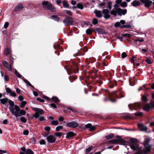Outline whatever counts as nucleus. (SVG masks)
<instances>
[{
	"instance_id": "nucleus-9",
	"label": "nucleus",
	"mask_w": 154,
	"mask_h": 154,
	"mask_svg": "<svg viewBox=\"0 0 154 154\" xmlns=\"http://www.w3.org/2000/svg\"><path fill=\"white\" fill-rule=\"evenodd\" d=\"M102 13L104 14V17L105 19H108L110 17L109 10L107 9H103Z\"/></svg>"
},
{
	"instance_id": "nucleus-49",
	"label": "nucleus",
	"mask_w": 154,
	"mask_h": 154,
	"mask_svg": "<svg viewBox=\"0 0 154 154\" xmlns=\"http://www.w3.org/2000/svg\"><path fill=\"white\" fill-rule=\"evenodd\" d=\"M10 52V49L8 48H7L5 53V54L7 56L9 53Z\"/></svg>"
},
{
	"instance_id": "nucleus-21",
	"label": "nucleus",
	"mask_w": 154,
	"mask_h": 154,
	"mask_svg": "<svg viewBox=\"0 0 154 154\" xmlns=\"http://www.w3.org/2000/svg\"><path fill=\"white\" fill-rule=\"evenodd\" d=\"M51 101L54 102L56 103H58L60 102V100L56 97H53L51 99Z\"/></svg>"
},
{
	"instance_id": "nucleus-31",
	"label": "nucleus",
	"mask_w": 154,
	"mask_h": 154,
	"mask_svg": "<svg viewBox=\"0 0 154 154\" xmlns=\"http://www.w3.org/2000/svg\"><path fill=\"white\" fill-rule=\"evenodd\" d=\"M27 102L26 101H22L21 103V105L20 106V107L23 108L25 106Z\"/></svg>"
},
{
	"instance_id": "nucleus-53",
	"label": "nucleus",
	"mask_w": 154,
	"mask_h": 154,
	"mask_svg": "<svg viewBox=\"0 0 154 154\" xmlns=\"http://www.w3.org/2000/svg\"><path fill=\"white\" fill-rule=\"evenodd\" d=\"M92 146H90L88 148H87L86 150V152H90L92 149Z\"/></svg>"
},
{
	"instance_id": "nucleus-2",
	"label": "nucleus",
	"mask_w": 154,
	"mask_h": 154,
	"mask_svg": "<svg viewBox=\"0 0 154 154\" xmlns=\"http://www.w3.org/2000/svg\"><path fill=\"white\" fill-rule=\"evenodd\" d=\"M42 7L45 9L48 10L53 12L56 11V8L52 5L48 1H44L42 2Z\"/></svg>"
},
{
	"instance_id": "nucleus-48",
	"label": "nucleus",
	"mask_w": 154,
	"mask_h": 154,
	"mask_svg": "<svg viewBox=\"0 0 154 154\" xmlns=\"http://www.w3.org/2000/svg\"><path fill=\"white\" fill-rule=\"evenodd\" d=\"M120 5L123 7H125L126 6L127 4L125 2H123L121 3Z\"/></svg>"
},
{
	"instance_id": "nucleus-3",
	"label": "nucleus",
	"mask_w": 154,
	"mask_h": 154,
	"mask_svg": "<svg viewBox=\"0 0 154 154\" xmlns=\"http://www.w3.org/2000/svg\"><path fill=\"white\" fill-rule=\"evenodd\" d=\"M9 103L10 104L9 106V110L12 114L15 116L14 112L17 114L20 111V108L17 105L14 106V102L11 100L8 101Z\"/></svg>"
},
{
	"instance_id": "nucleus-59",
	"label": "nucleus",
	"mask_w": 154,
	"mask_h": 154,
	"mask_svg": "<svg viewBox=\"0 0 154 154\" xmlns=\"http://www.w3.org/2000/svg\"><path fill=\"white\" fill-rule=\"evenodd\" d=\"M135 42H143L144 41V39L143 38L140 39V38H138L135 40Z\"/></svg>"
},
{
	"instance_id": "nucleus-6",
	"label": "nucleus",
	"mask_w": 154,
	"mask_h": 154,
	"mask_svg": "<svg viewBox=\"0 0 154 154\" xmlns=\"http://www.w3.org/2000/svg\"><path fill=\"white\" fill-rule=\"evenodd\" d=\"M63 23L65 25H71L74 23V20L72 18L67 17L65 18Z\"/></svg>"
},
{
	"instance_id": "nucleus-58",
	"label": "nucleus",
	"mask_w": 154,
	"mask_h": 154,
	"mask_svg": "<svg viewBox=\"0 0 154 154\" xmlns=\"http://www.w3.org/2000/svg\"><path fill=\"white\" fill-rule=\"evenodd\" d=\"M121 56L122 58H125L126 56V53L125 52L122 53V54Z\"/></svg>"
},
{
	"instance_id": "nucleus-8",
	"label": "nucleus",
	"mask_w": 154,
	"mask_h": 154,
	"mask_svg": "<svg viewBox=\"0 0 154 154\" xmlns=\"http://www.w3.org/2000/svg\"><path fill=\"white\" fill-rule=\"evenodd\" d=\"M46 139L48 142L50 143H54L56 140V138L55 137L51 135L48 136Z\"/></svg>"
},
{
	"instance_id": "nucleus-56",
	"label": "nucleus",
	"mask_w": 154,
	"mask_h": 154,
	"mask_svg": "<svg viewBox=\"0 0 154 154\" xmlns=\"http://www.w3.org/2000/svg\"><path fill=\"white\" fill-rule=\"evenodd\" d=\"M38 118V119L40 121H43L45 120L43 116L39 117Z\"/></svg>"
},
{
	"instance_id": "nucleus-7",
	"label": "nucleus",
	"mask_w": 154,
	"mask_h": 154,
	"mask_svg": "<svg viewBox=\"0 0 154 154\" xmlns=\"http://www.w3.org/2000/svg\"><path fill=\"white\" fill-rule=\"evenodd\" d=\"M66 126L71 128H75L79 126V124L74 121L71 122H67Z\"/></svg>"
},
{
	"instance_id": "nucleus-41",
	"label": "nucleus",
	"mask_w": 154,
	"mask_h": 154,
	"mask_svg": "<svg viewBox=\"0 0 154 154\" xmlns=\"http://www.w3.org/2000/svg\"><path fill=\"white\" fill-rule=\"evenodd\" d=\"M30 142L33 144H35L36 142V140L34 137H33L30 139Z\"/></svg>"
},
{
	"instance_id": "nucleus-60",
	"label": "nucleus",
	"mask_w": 154,
	"mask_h": 154,
	"mask_svg": "<svg viewBox=\"0 0 154 154\" xmlns=\"http://www.w3.org/2000/svg\"><path fill=\"white\" fill-rule=\"evenodd\" d=\"M9 23L8 22H5L4 25V27L6 29L8 26Z\"/></svg>"
},
{
	"instance_id": "nucleus-17",
	"label": "nucleus",
	"mask_w": 154,
	"mask_h": 154,
	"mask_svg": "<svg viewBox=\"0 0 154 154\" xmlns=\"http://www.w3.org/2000/svg\"><path fill=\"white\" fill-rule=\"evenodd\" d=\"M138 126L140 130L141 131H147V127L144 126L143 124H139L138 125Z\"/></svg>"
},
{
	"instance_id": "nucleus-26",
	"label": "nucleus",
	"mask_w": 154,
	"mask_h": 154,
	"mask_svg": "<svg viewBox=\"0 0 154 154\" xmlns=\"http://www.w3.org/2000/svg\"><path fill=\"white\" fill-rule=\"evenodd\" d=\"M51 18L57 22H59L60 20V19L59 17L53 15L51 16Z\"/></svg>"
},
{
	"instance_id": "nucleus-45",
	"label": "nucleus",
	"mask_w": 154,
	"mask_h": 154,
	"mask_svg": "<svg viewBox=\"0 0 154 154\" xmlns=\"http://www.w3.org/2000/svg\"><path fill=\"white\" fill-rule=\"evenodd\" d=\"M90 127H91V124L89 123L86 125H85V129H89Z\"/></svg>"
},
{
	"instance_id": "nucleus-20",
	"label": "nucleus",
	"mask_w": 154,
	"mask_h": 154,
	"mask_svg": "<svg viewBox=\"0 0 154 154\" xmlns=\"http://www.w3.org/2000/svg\"><path fill=\"white\" fill-rule=\"evenodd\" d=\"M131 5L134 7H137L140 5V3L139 1L135 0L131 3Z\"/></svg>"
},
{
	"instance_id": "nucleus-47",
	"label": "nucleus",
	"mask_w": 154,
	"mask_h": 154,
	"mask_svg": "<svg viewBox=\"0 0 154 154\" xmlns=\"http://www.w3.org/2000/svg\"><path fill=\"white\" fill-rule=\"evenodd\" d=\"M135 115L136 116H141L143 115V113L142 112H137L135 113Z\"/></svg>"
},
{
	"instance_id": "nucleus-30",
	"label": "nucleus",
	"mask_w": 154,
	"mask_h": 154,
	"mask_svg": "<svg viewBox=\"0 0 154 154\" xmlns=\"http://www.w3.org/2000/svg\"><path fill=\"white\" fill-rule=\"evenodd\" d=\"M66 109L68 110L69 111L68 112H75V110L72 107L70 106H68L66 107Z\"/></svg>"
},
{
	"instance_id": "nucleus-4",
	"label": "nucleus",
	"mask_w": 154,
	"mask_h": 154,
	"mask_svg": "<svg viewBox=\"0 0 154 154\" xmlns=\"http://www.w3.org/2000/svg\"><path fill=\"white\" fill-rule=\"evenodd\" d=\"M32 108L35 112L33 115V116L35 118H38L39 115H42L44 113V111L42 109L35 107H32Z\"/></svg>"
},
{
	"instance_id": "nucleus-62",
	"label": "nucleus",
	"mask_w": 154,
	"mask_h": 154,
	"mask_svg": "<svg viewBox=\"0 0 154 154\" xmlns=\"http://www.w3.org/2000/svg\"><path fill=\"white\" fill-rule=\"evenodd\" d=\"M142 100L144 102L147 101V99L146 97L145 96H143L142 97Z\"/></svg>"
},
{
	"instance_id": "nucleus-37",
	"label": "nucleus",
	"mask_w": 154,
	"mask_h": 154,
	"mask_svg": "<svg viewBox=\"0 0 154 154\" xmlns=\"http://www.w3.org/2000/svg\"><path fill=\"white\" fill-rule=\"evenodd\" d=\"M77 8L82 9L83 8V5L81 4H78L77 5Z\"/></svg>"
},
{
	"instance_id": "nucleus-55",
	"label": "nucleus",
	"mask_w": 154,
	"mask_h": 154,
	"mask_svg": "<svg viewBox=\"0 0 154 154\" xmlns=\"http://www.w3.org/2000/svg\"><path fill=\"white\" fill-rule=\"evenodd\" d=\"M45 130L47 131H49L51 129V128L49 126H46L45 127Z\"/></svg>"
},
{
	"instance_id": "nucleus-39",
	"label": "nucleus",
	"mask_w": 154,
	"mask_h": 154,
	"mask_svg": "<svg viewBox=\"0 0 154 154\" xmlns=\"http://www.w3.org/2000/svg\"><path fill=\"white\" fill-rule=\"evenodd\" d=\"M98 21L96 18H94L92 20V23L93 24L95 25L98 23Z\"/></svg>"
},
{
	"instance_id": "nucleus-23",
	"label": "nucleus",
	"mask_w": 154,
	"mask_h": 154,
	"mask_svg": "<svg viewBox=\"0 0 154 154\" xmlns=\"http://www.w3.org/2000/svg\"><path fill=\"white\" fill-rule=\"evenodd\" d=\"M14 72L18 78H21L22 79V78L23 77L16 69H14Z\"/></svg>"
},
{
	"instance_id": "nucleus-33",
	"label": "nucleus",
	"mask_w": 154,
	"mask_h": 154,
	"mask_svg": "<svg viewBox=\"0 0 154 154\" xmlns=\"http://www.w3.org/2000/svg\"><path fill=\"white\" fill-rule=\"evenodd\" d=\"M26 154H34L32 150L30 149H28L26 150Z\"/></svg>"
},
{
	"instance_id": "nucleus-15",
	"label": "nucleus",
	"mask_w": 154,
	"mask_h": 154,
	"mask_svg": "<svg viewBox=\"0 0 154 154\" xmlns=\"http://www.w3.org/2000/svg\"><path fill=\"white\" fill-rule=\"evenodd\" d=\"M26 113V112L23 110H20V111H18V113L17 114L14 112L15 116H16V117L21 116L22 115H25Z\"/></svg>"
},
{
	"instance_id": "nucleus-13",
	"label": "nucleus",
	"mask_w": 154,
	"mask_h": 154,
	"mask_svg": "<svg viewBox=\"0 0 154 154\" xmlns=\"http://www.w3.org/2000/svg\"><path fill=\"white\" fill-rule=\"evenodd\" d=\"M124 140L123 139H113L109 141V142L111 144L117 143L118 142L123 143Z\"/></svg>"
},
{
	"instance_id": "nucleus-36",
	"label": "nucleus",
	"mask_w": 154,
	"mask_h": 154,
	"mask_svg": "<svg viewBox=\"0 0 154 154\" xmlns=\"http://www.w3.org/2000/svg\"><path fill=\"white\" fill-rule=\"evenodd\" d=\"M20 120L22 122L24 123H26L27 121L26 119L23 117L20 118Z\"/></svg>"
},
{
	"instance_id": "nucleus-43",
	"label": "nucleus",
	"mask_w": 154,
	"mask_h": 154,
	"mask_svg": "<svg viewBox=\"0 0 154 154\" xmlns=\"http://www.w3.org/2000/svg\"><path fill=\"white\" fill-rule=\"evenodd\" d=\"M63 128V127L62 126H60V125L58 126L56 128V130L57 131H59L60 130V129H62Z\"/></svg>"
},
{
	"instance_id": "nucleus-50",
	"label": "nucleus",
	"mask_w": 154,
	"mask_h": 154,
	"mask_svg": "<svg viewBox=\"0 0 154 154\" xmlns=\"http://www.w3.org/2000/svg\"><path fill=\"white\" fill-rule=\"evenodd\" d=\"M90 127L89 128V131H92L94 130L95 129V128L94 126H92L91 125V127Z\"/></svg>"
},
{
	"instance_id": "nucleus-38",
	"label": "nucleus",
	"mask_w": 154,
	"mask_h": 154,
	"mask_svg": "<svg viewBox=\"0 0 154 154\" xmlns=\"http://www.w3.org/2000/svg\"><path fill=\"white\" fill-rule=\"evenodd\" d=\"M51 124L54 125H58V122L57 120H54L51 122Z\"/></svg>"
},
{
	"instance_id": "nucleus-54",
	"label": "nucleus",
	"mask_w": 154,
	"mask_h": 154,
	"mask_svg": "<svg viewBox=\"0 0 154 154\" xmlns=\"http://www.w3.org/2000/svg\"><path fill=\"white\" fill-rule=\"evenodd\" d=\"M120 25V23L119 22H117L116 23L114 24V26L115 27H119Z\"/></svg>"
},
{
	"instance_id": "nucleus-64",
	"label": "nucleus",
	"mask_w": 154,
	"mask_h": 154,
	"mask_svg": "<svg viewBox=\"0 0 154 154\" xmlns=\"http://www.w3.org/2000/svg\"><path fill=\"white\" fill-rule=\"evenodd\" d=\"M50 105L51 106H52V107H53L54 108H57L56 105L54 103H51L50 104Z\"/></svg>"
},
{
	"instance_id": "nucleus-42",
	"label": "nucleus",
	"mask_w": 154,
	"mask_h": 154,
	"mask_svg": "<svg viewBox=\"0 0 154 154\" xmlns=\"http://www.w3.org/2000/svg\"><path fill=\"white\" fill-rule=\"evenodd\" d=\"M5 89L6 92L8 94H10L12 91L9 88H6Z\"/></svg>"
},
{
	"instance_id": "nucleus-11",
	"label": "nucleus",
	"mask_w": 154,
	"mask_h": 154,
	"mask_svg": "<svg viewBox=\"0 0 154 154\" xmlns=\"http://www.w3.org/2000/svg\"><path fill=\"white\" fill-rule=\"evenodd\" d=\"M152 108L154 109V101L151 102L150 104H147L146 105L144 106L143 109L145 111H148Z\"/></svg>"
},
{
	"instance_id": "nucleus-61",
	"label": "nucleus",
	"mask_w": 154,
	"mask_h": 154,
	"mask_svg": "<svg viewBox=\"0 0 154 154\" xmlns=\"http://www.w3.org/2000/svg\"><path fill=\"white\" fill-rule=\"evenodd\" d=\"M146 61L149 64H150L152 63V62L151 60L148 59V58H147L146 60Z\"/></svg>"
},
{
	"instance_id": "nucleus-1",
	"label": "nucleus",
	"mask_w": 154,
	"mask_h": 154,
	"mask_svg": "<svg viewBox=\"0 0 154 154\" xmlns=\"http://www.w3.org/2000/svg\"><path fill=\"white\" fill-rule=\"evenodd\" d=\"M118 4L116 3L115 4L113 5L114 8L110 11V14L114 16H116L117 14L119 16L124 15L127 12L126 9L122 10L119 8Z\"/></svg>"
},
{
	"instance_id": "nucleus-22",
	"label": "nucleus",
	"mask_w": 154,
	"mask_h": 154,
	"mask_svg": "<svg viewBox=\"0 0 154 154\" xmlns=\"http://www.w3.org/2000/svg\"><path fill=\"white\" fill-rule=\"evenodd\" d=\"M22 79L23 80L24 82L26 83L29 86L33 88V86L30 84V83L26 79L24 78V77L22 78Z\"/></svg>"
},
{
	"instance_id": "nucleus-5",
	"label": "nucleus",
	"mask_w": 154,
	"mask_h": 154,
	"mask_svg": "<svg viewBox=\"0 0 154 154\" xmlns=\"http://www.w3.org/2000/svg\"><path fill=\"white\" fill-rule=\"evenodd\" d=\"M128 107L131 110H137L141 108L140 103H137L128 105Z\"/></svg>"
},
{
	"instance_id": "nucleus-12",
	"label": "nucleus",
	"mask_w": 154,
	"mask_h": 154,
	"mask_svg": "<svg viewBox=\"0 0 154 154\" xmlns=\"http://www.w3.org/2000/svg\"><path fill=\"white\" fill-rule=\"evenodd\" d=\"M3 63L4 66L8 70L10 71H12L13 67L11 65V64L10 63L9 65L8 63L6 61H3Z\"/></svg>"
},
{
	"instance_id": "nucleus-25",
	"label": "nucleus",
	"mask_w": 154,
	"mask_h": 154,
	"mask_svg": "<svg viewBox=\"0 0 154 154\" xmlns=\"http://www.w3.org/2000/svg\"><path fill=\"white\" fill-rule=\"evenodd\" d=\"M8 100L7 98H5L4 99H0V101L1 103L3 104H5L7 103L8 101Z\"/></svg>"
},
{
	"instance_id": "nucleus-63",
	"label": "nucleus",
	"mask_w": 154,
	"mask_h": 154,
	"mask_svg": "<svg viewBox=\"0 0 154 154\" xmlns=\"http://www.w3.org/2000/svg\"><path fill=\"white\" fill-rule=\"evenodd\" d=\"M116 2L117 4H121L122 2V0H116Z\"/></svg>"
},
{
	"instance_id": "nucleus-19",
	"label": "nucleus",
	"mask_w": 154,
	"mask_h": 154,
	"mask_svg": "<svg viewBox=\"0 0 154 154\" xmlns=\"http://www.w3.org/2000/svg\"><path fill=\"white\" fill-rule=\"evenodd\" d=\"M94 13L97 17L100 18L102 17V12L101 11L97 10H95L94 11Z\"/></svg>"
},
{
	"instance_id": "nucleus-51",
	"label": "nucleus",
	"mask_w": 154,
	"mask_h": 154,
	"mask_svg": "<svg viewBox=\"0 0 154 154\" xmlns=\"http://www.w3.org/2000/svg\"><path fill=\"white\" fill-rule=\"evenodd\" d=\"M10 95L13 97H15L16 96V94L14 92L11 91V93L10 94Z\"/></svg>"
},
{
	"instance_id": "nucleus-57",
	"label": "nucleus",
	"mask_w": 154,
	"mask_h": 154,
	"mask_svg": "<svg viewBox=\"0 0 154 154\" xmlns=\"http://www.w3.org/2000/svg\"><path fill=\"white\" fill-rule=\"evenodd\" d=\"M29 133V131L28 130H25L23 131V134L25 135H27Z\"/></svg>"
},
{
	"instance_id": "nucleus-14",
	"label": "nucleus",
	"mask_w": 154,
	"mask_h": 154,
	"mask_svg": "<svg viewBox=\"0 0 154 154\" xmlns=\"http://www.w3.org/2000/svg\"><path fill=\"white\" fill-rule=\"evenodd\" d=\"M24 8L23 4L20 3L15 7L14 11H19L22 10Z\"/></svg>"
},
{
	"instance_id": "nucleus-16",
	"label": "nucleus",
	"mask_w": 154,
	"mask_h": 154,
	"mask_svg": "<svg viewBox=\"0 0 154 154\" xmlns=\"http://www.w3.org/2000/svg\"><path fill=\"white\" fill-rule=\"evenodd\" d=\"M145 148L143 150V152L144 154H146L150 152L151 150V146H145Z\"/></svg>"
},
{
	"instance_id": "nucleus-46",
	"label": "nucleus",
	"mask_w": 154,
	"mask_h": 154,
	"mask_svg": "<svg viewBox=\"0 0 154 154\" xmlns=\"http://www.w3.org/2000/svg\"><path fill=\"white\" fill-rule=\"evenodd\" d=\"M40 145H45L46 143V142L44 140L42 139L39 142Z\"/></svg>"
},
{
	"instance_id": "nucleus-40",
	"label": "nucleus",
	"mask_w": 154,
	"mask_h": 154,
	"mask_svg": "<svg viewBox=\"0 0 154 154\" xmlns=\"http://www.w3.org/2000/svg\"><path fill=\"white\" fill-rule=\"evenodd\" d=\"M65 11L67 14L69 16H72V12L70 11L66 10Z\"/></svg>"
},
{
	"instance_id": "nucleus-34",
	"label": "nucleus",
	"mask_w": 154,
	"mask_h": 154,
	"mask_svg": "<svg viewBox=\"0 0 154 154\" xmlns=\"http://www.w3.org/2000/svg\"><path fill=\"white\" fill-rule=\"evenodd\" d=\"M112 2H109L107 3V8L109 10H110L112 8Z\"/></svg>"
},
{
	"instance_id": "nucleus-35",
	"label": "nucleus",
	"mask_w": 154,
	"mask_h": 154,
	"mask_svg": "<svg viewBox=\"0 0 154 154\" xmlns=\"http://www.w3.org/2000/svg\"><path fill=\"white\" fill-rule=\"evenodd\" d=\"M92 32V31L90 29H87L86 31V34L88 35L91 34Z\"/></svg>"
},
{
	"instance_id": "nucleus-28",
	"label": "nucleus",
	"mask_w": 154,
	"mask_h": 154,
	"mask_svg": "<svg viewBox=\"0 0 154 154\" xmlns=\"http://www.w3.org/2000/svg\"><path fill=\"white\" fill-rule=\"evenodd\" d=\"M10 63L11 64V65L12 66V67H13V64L14 63V58L12 56H11L10 57Z\"/></svg>"
},
{
	"instance_id": "nucleus-27",
	"label": "nucleus",
	"mask_w": 154,
	"mask_h": 154,
	"mask_svg": "<svg viewBox=\"0 0 154 154\" xmlns=\"http://www.w3.org/2000/svg\"><path fill=\"white\" fill-rule=\"evenodd\" d=\"M114 135L113 134L111 133L109 134L108 135L106 136L105 137V138L106 140H108L111 139L113 138Z\"/></svg>"
},
{
	"instance_id": "nucleus-44",
	"label": "nucleus",
	"mask_w": 154,
	"mask_h": 154,
	"mask_svg": "<svg viewBox=\"0 0 154 154\" xmlns=\"http://www.w3.org/2000/svg\"><path fill=\"white\" fill-rule=\"evenodd\" d=\"M55 135L58 137H60L62 135V133L61 132H56L55 133Z\"/></svg>"
},
{
	"instance_id": "nucleus-18",
	"label": "nucleus",
	"mask_w": 154,
	"mask_h": 154,
	"mask_svg": "<svg viewBox=\"0 0 154 154\" xmlns=\"http://www.w3.org/2000/svg\"><path fill=\"white\" fill-rule=\"evenodd\" d=\"M75 135V134L74 132L72 131H70L66 134V138H70Z\"/></svg>"
},
{
	"instance_id": "nucleus-52",
	"label": "nucleus",
	"mask_w": 154,
	"mask_h": 154,
	"mask_svg": "<svg viewBox=\"0 0 154 154\" xmlns=\"http://www.w3.org/2000/svg\"><path fill=\"white\" fill-rule=\"evenodd\" d=\"M4 79L6 81H8L9 80V79L8 76L7 75H5L4 76Z\"/></svg>"
},
{
	"instance_id": "nucleus-32",
	"label": "nucleus",
	"mask_w": 154,
	"mask_h": 154,
	"mask_svg": "<svg viewBox=\"0 0 154 154\" xmlns=\"http://www.w3.org/2000/svg\"><path fill=\"white\" fill-rule=\"evenodd\" d=\"M98 32L100 34H103L105 33V31L101 29L98 28L97 30Z\"/></svg>"
},
{
	"instance_id": "nucleus-10",
	"label": "nucleus",
	"mask_w": 154,
	"mask_h": 154,
	"mask_svg": "<svg viewBox=\"0 0 154 154\" xmlns=\"http://www.w3.org/2000/svg\"><path fill=\"white\" fill-rule=\"evenodd\" d=\"M142 3L144 4V6L147 8L149 7L152 4V2L149 0H140Z\"/></svg>"
},
{
	"instance_id": "nucleus-24",
	"label": "nucleus",
	"mask_w": 154,
	"mask_h": 154,
	"mask_svg": "<svg viewBox=\"0 0 154 154\" xmlns=\"http://www.w3.org/2000/svg\"><path fill=\"white\" fill-rule=\"evenodd\" d=\"M150 139L149 138H146L144 141L143 144L145 146H146L148 145L149 143V142Z\"/></svg>"
},
{
	"instance_id": "nucleus-29",
	"label": "nucleus",
	"mask_w": 154,
	"mask_h": 154,
	"mask_svg": "<svg viewBox=\"0 0 154 154\" xmlns=\"http://www.w3.org/2000/svg\"><path fill=\"white\" fill-rule=\"evenodd\" d=\"M63 6L65 8H68L69 7V5L67 2L65 0L63 1Z\"/></svg>"
}]
</instances>
